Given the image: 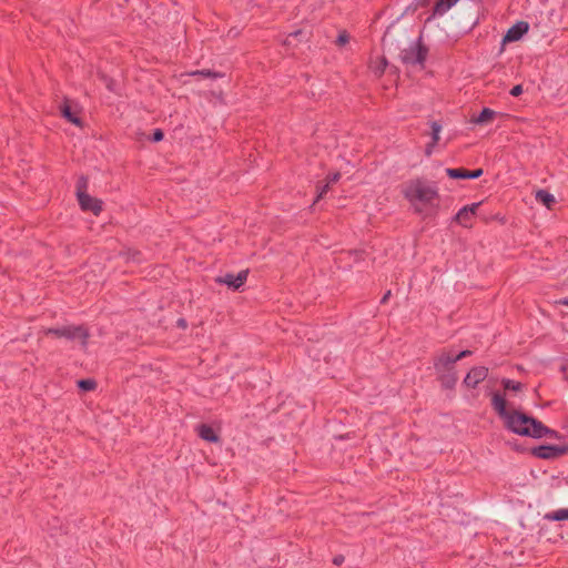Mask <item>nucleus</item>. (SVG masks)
I'll return each instance as SVG.
<instances>
[{
	"label": "nucleus",
	"instance_id": "obj_19",
	"mask_svg": "<svg viewBox=\"0 0 568 568\" xmlns=\"http://www.w3.org/2000/svg\"><path fill=\"white\" fill-rule=\"evenodd\" d=\"M501 385L506 390L519 392L523 389V384L520 382H516L508 378L501 379Z\"/></svg>",
	"mask_w": 568,
	"mask_h": 568
},
{
	"label": "nucleus",
	"instance_id": "obj_9",
	"mask_svg": "<svg viewBox=\"0 0 568 568\" xmlns=\"http://www.w3.org/2000/svg\"><path fill=\"white\" fill-rule=\"evenodd\" d=\"M529 30V24L525 21H519L508 29L506 34L503 38V42H514L518 41L526 34Z\"/></svg>",
	"mask_w": 568,
	"mask_h": 568
},
{
	"label": "nucleus",
	"instance_id": "obj_31",
	"mask_svg": "<svg viewBox=\"0 0 568 568\" xmlns=\"http://www.w3.org/2000/svg\"><path fill=\"white\" fill-rule=\"evenodd\" d=\"M344 561V557L343 556H336L334 559H333V562L335 565H341L342 562Z\"/></svg>",
	"mask_w": 568,
	"mask_h": 568
},
{
	"label": "nucleus",
	"instance_id": "obj_20",
	"mask_svg": "<svg viewBox=\"0 0 568 568\" xmlns=\"http://www.w3.org/2000/svg\"><path fill=\"white\" fill-rule=\"evenodd\" d=\"M430 129H432V142H433V144H436L439 141L442 125L437 121H433V122H430Z\"/></svg>",
	"mask_w": 568,
	"mask_h": 568
},
{
	"label": "nucleus",
	"instance_id": "obj_17",
	"mask_svg": "<svg viewBox=\"0 0 568 568\" xmlns=\"http://www.w3.org/2000/svg\"><path fill=\"white\" fill-rule=\"evenodd\" d=\"M536 200L542 203L548 209H550L551 205L555 203L554 195L545 190H539L536 192Z\"/></svg>",
	"mask_w": 568,
	"mask_h": 568
},
{
	"label": "nucleus",
	"instance_id": "obj_13",
	"mask_svg": "<svg viewBox=\"0 0 568 568\" xmlns=\"http://www.w3.org/2000/svg\"><path fill=\"white\" fill-rule=\"evenodd\" d=\"M560 453L561 450L555 446H539L534 449V455L544 459L557 457Z\"/></svg>",
	"mask_w": 568,
	"mask_h": 568
},
{
	"label": "nucleus",
	"instance_id": "obj_2",
	"mask_svg": "<svg viewBox=\"0 0 568 568\" xmlns=\"http://www.w3.org/2000/svg\"><path fill=\"white\" fill-rule=\"evenodd\" d=\"M402 194L417 214L427 216L439 206L440 195L437 183L424 178L407 181L402 187Z\"/></svg>",
	"mask_w": 568,
	"mask_h": 568
},
{
	"label": "nucleus",
	"instance_id": "obj_11",
	"mask_svg": "<svg viewBox=\"0 0 568 568\" xmlns=\"http://www.w3.org/2000/svg\"><path fill=\"white\" fill-rule=\"evenodd\" d=\"M446 174L452 179H477L481 176L483 170L467 171L464 169H446Z\"/></svg>",
	"mask_w": 568,
	"mask_h": 568
},
{
	"label": "nucleus",
	"instance_id": "obj_29",
	"mask_svg": "<svg viewBox=\"0 0 568 568\" xmlns=\"http://www.w3.org/2000/svg\"><path fill=\"white\" fill-rule=\"evenodd\" d=\"M162 139H163V132H162L160 129L155 130V131H154V133H153V138H152V140H153L154 142H159V141H161Z\"/></svg>",
	"mask_w": 568,
	"mask_h": 568
},
{
	"label": "nucleus",
	"instance_id": "obj_12",
	"mask_svg": "<svg viewBox=\"0 0 568 568\" xmlns=\"http://www.w3.org/2000/svg\"><path fill=\"white\" fill-rule=\"evenodd\" d=\"M60 110H61L62 116L65 118L69 122L73 123L78 126L82 125L81 119L78 116V111L75 109H73L68 101H65L61 105Z\"/></svg>",
	"mask_w": 568,
	"mask_h": 568
},
{
	"label": "nucleus",
	"instance_id": "obj_27",
	"mask_svg": "<svg viewBox=\"0 0 568 568\" xmlns=\"http://www.w3.org/2000/svg\"><path fill=\"white\" fill-rule=\"evenodd\" d=\"M347 42H348V36H347V33H346V32H342V33L338 36V38H337V43H338L339 45H344V44H345V43H347Z\"/></svg>",
	"mask_w": 568,
	"mask_h": 568
},
{
	"label": "nucleus",
	"instance_id": "obj_30",
	"mask_svg": "<svg viewBox=\"0 0 568 568\" xmlns=\"http://www.w3.org/2000/svg\"><path fill=\"white\" fill-rule=\"evenodd\" d=\"M178 326L181 327V328H186L187 326V323L184 318H179L178 322H176Z\"/></svg>",
	"mask_w": 568,
	"mask_h": 568
},
{
	"label": "nucleus",
	"instance_id": "obj_32",
	"mask_svg": "<svg viewBox=\"0 0 568 568\" xmlns=\"http://www.w3.org/2000/svg\"><path fill=\"white\" fill-rule=\"evenodd\" d=\"M435 145H436V144H433V142H432V143H429V144L427 145V148H426V154H427V155H430V154H432V152H433V148H434Z\"/></svg>",
	"mask_w": 568,
	"mask_h": 568
},
{
	"label": "nucleus",
	"instance_id": "obj_1",
	"mask_svg": "<svg viewBox=\"0 0 568 568\" xmlns=\"http://www.w3.org/2000/svg\"><path fill=\"white\" fill-rule=\"evenodd\" d=\"M491 406L505 422V426L515 434L532 438H542L554 432L539 420L517 410H508L504 394L493 393Z\"/></svg>",
	"mask_w": 568,
	"mask_h": 568
},
{
	"label": "nucleus",
	"instance_id": "obj_5",
	"mask_svg": "<svg viewBox=\"0 0 568 568\" xmlns=\"http://www.w3.org/2000/svg\"><path fill=\"white\" fill-rule=\"evenodd\" d=\"M85 184H87V182L84 179H81V181L78 184L77 196H78L80 207L83 211H90L94 215H99L100 212L102 211V201L97 197L90 196L83 190L85 187Z\"/></svg>",
	"mask_w": 568,
	"mask_h": 568
},
{
	"label": "nucleus",
	"instance_id": "obj_21",
	"mask_svg": "<svg viewBox=\"0 0 568 568\" xmlns=\"http://www.w3.org/2000/svg\"><path fill=\"white\" fill-rule=\"evenodd\" d=\"M95 385L93 379H81L78 382V386L83 390H92L95 388Z\"/></svg>",
	"mask_w": 568,
	"mask_h": 568
},
{
	"label": "nucleus",
	"instance_id": "obj_16",
	"mask_svg": "<svg viewBox=\"0 0 568 568\" xmlns=\"http://www.w3.org/2000/svg\"><path fill=\"white\" fill-rule=\"evenodd\" d=\"M459 0H439L434 7V16H443L453 8Z\"/></svg>",
	"mask_w": 568,
	"mask_h": 568
},
{
	"label": "nucleus",
	"instance_id": "obj_7",
	"mask_svg": "<svg viewBox=\"0 0 568 568\" xmlns=\"http://www.w3.org/2000/svg\"><path fill=\"white\" fill-rule=\"evenodd\" d=\"M480 203H471L463 206L455 215V221L465 227L471 226V222L476 215Z\"/></svg>",
	"mask_w": 568,
	"mask_h": 568
},
{
	"label": "nucleus",
	"instance_id": "obj_24",
	"mask_svg": "<svg viewBox=\"0 0 568 568\" xmlns=\"http://www.w3.org/2000/svg\"><path fill=\"white\" fill-rule=\"evenodd\" d=\"M469 355H471V351L465 349V351L459 352L458 354H453V357L457 363L462 358L467 357Z\"/></svg>",
	"mask_w": 568,
	"mask_h": 568
},
{
	"label": "nucleus",
	"instance_id": "obj_14",
	"mask_svg": "<svg viewBox=\"0 0 568 568\" xmlns=\"http://www.w3.org/2000/svg\"><path fill=\"white\" fill-rule=\"evenodd\" d=\"M197 434L203 440H206L210 443H217L220 440V437L214 432V429L211 426L205 425V424H203L199 427Z\"/></svg>",
	"mask_w": 568,
	"mask_h": 568
},
{
	"label": "nucleus",
	"instance_id": "obj_6",
	"mask_svg": "<svg viewBox=\"0 0 568 568\" xmlns=\"http://www.w3.org/2000/svg\"><path fill=\"white\" fill-rule=\"evenodd\" d=\"M427 50L419 42H413L400 51V60L405 64H423L426 60Z\"/></svg>",
	"mask_w": 568,
	"mask_h": 568
},
{
	"label": "nucleus",
	"instance_id": "obj_3",
	"mask_svg": "<svg viewBox=\"0 0 568 568\" xmlns=\"http://www.w3.org/2000/svg\"><path fill=\"white\" fill-rule=\"evenodd\" d=\"M456 361L452 352L442 351L434 357V369L443 387L453 388L458 379L455 371Z\"/></svg>",
	"mask_w": 568,
	"mask_h": 568
},
{
	"label": "nucleus",
	"instance_id": "obj_4",
	"mask_svg": "<svg viewBox=\"0 0 568 568\" xmlns=\"http://www.w3.org/2000/svg\"><path fill=\"white\" fill-rule=\"evenodd\" d=\"M43 333L45 335H54L70 341L80 339L83 346L87 345L89 338V332L82 325H65L61 327L44 328Z\"/></svg>",
	"mask_w": 568,
	"mask_h": 568
},
{
	"label": "nucleus",
	"instance_id": "obj_15",
	"mask_svg": "<svg viewBox=\"0 0 568 568\" xmlns=\"http://www.w3.org/2000/svg\"><path fill=\"white\" fill-rule=\"evenodd\" d=\"M496 115V112L489 108H484L481 112L471 119V123L475 124H486L491 121Z\"/></svg>",
	"mask_w": 568,
	"mask_h": 568
},
{
	"label": "nucleus",
	"instance_id": "obj_34",
	"mask_svg": "<svg viewBox=\"0 0 568 568\" xmlns=\"http://www.w3.org/2000/svg\"><path fill=\"white\" fill-rule=\"evenodd\" d=\"M389 294H390V292L388 291V292L385 294V296L383 297V302H385V301L388 298Z\"/></svg>",
	"mask_w": 568,
	"mask_h": 568
},
{
	"label": "nucleus",
	"instance_id": "obj_23",
	"mask_svg": "<svg viewBox=\"0 0 568 568\" xmlns=\"http://www.w3.org/2000/svg\"><path fill=\"white\" fill-rule=\"evenodd\" d=\"M328 189H329V184H328V183L324 184L322 187H320V189H318V194H317V196H316V199H315V201H314V204H315L318 200H321V199L324 196V194H326V192L328 191Z\"/></svg>",
	"mask_w": 568,
	"mask_h": 568
},
{
	"label": "nucleus",
	"instance_id": "obj_25",
	"mask_svg": "<svg viewBox=\"0 0 568 568\" xmlns=\"http://www.w3.org/2000/svg\"><path fill=\"white\" fill-rule=\"evenodd\" d=\"M192 75H204V77H214V78L217 77L216 73H213V72H211L209 70L195 71V72L192 73Z\"/></svg>",
	"mask_w": 568,
	"mask_h": 568
},
{
	"label": "nucleus",
	"instance_id": "obj_26",
	"mask_svg": "<svg viewBox=\"0 0 568 568\" xmlns=\"http://www.w3.org/2000/svg\"><path fill=\"white\" fill-rule=\"evenodd\" d=\"M339 178H341V174L338 172L332 173L327 176L326 183H328L331 185L332 183L337 182L339 180Z\"/></svg>",
	"mask_w": 568,
	"mask_h": 568
},
{
	"label": "nucleus",
	"instance_id": "obj_18",
	"mask_svg": "<svg viewBox=\"0 0 568 568\" xmlns=\"http://www.w3.org/2000/svg\"><path fill=\"white\" fill-rule=\"evenodd\" d=\"M547 520L561 521L568 519V509L562 508L545 515Z\"/></svg>",
	"mask_w": 568,
	"mask_h": 568
},
{
	"label": "nucleus",
	"instance_id": "obj_33",
	"mask_svg": "<svg viewBox=\"0 0 568 568\" xmlns=\"http://www.w3.org/2000/svg\"><path fill=\"white\" fill-rule=\"evenodd\" d=\"M560 304L568 306V297L561 300Z\"/></svg>",
	"mask_w": 568,
	"mask_h": 568
},
{
	"label": "nucleus",
	"instance_id": "obj_22",
	"mask_svg": "<svg viewBox=\"0 0 568 568\" xmlns=\"http://www.w3.org/2000/svg\"><path fill=\"white\" fill-rule=\"evenodd\" d=\"M386 64H387L386 60L382 59L376 65L373 67L374 68V72L376 74L381 75L384 72V70H385Z\"/></svg>",
	"mask_w": 568,
	"mask_h": 568
},
{
	"label": "nucleus",
	"instance_id": "obj_28",
	"mask_svg": "<svg viewBox=\"0 0 568 568\" xmlns=\"http://www.w3.org/2000/svg\"><path fill=\"white\" fill-rule=\"evenodd\" d=\"M523 93V85L521 84H517L515 85L511 90H510V94L513 97H518Z\"/></svg>",
	"mask_w": 568,
	"mask_h": 568
},
{
	"label": "nucleus",
	"instance_id": "obj_10",
	"mask_svg": "<svg viewBox=\"0 0 568 568\" xmlns=\"http://www.w3.org/2000/svg\"><path fill=\"white\" fill-rule=\"evenodd\" d=\"M247 278V271H241L236 275L226 274L223 277H219L217 282L227 285L234 290L241 287Z\"/></svg>",
	"mask_w": 568,
	"mask_h": 568
},
{
	"label": "nucleus",
	"instance_id": "obj_8",
	"mask_svg": "<svg viewBox=\"0 0 568 568\" xmlns=\"http://www.w3.org/2000/svg\"><path fill=\"white\" fill-rule=\"evenodd\" d=\"M488 375V368L485 366L473 367L464 378V384L467 387L475 388Z\"/></svg>",
	"mask_w": 568,
	"mask_h": 568
}]
</instances>
